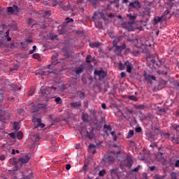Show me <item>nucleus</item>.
<instances>
[{
    "mask_svg": "<svg viewBox=\"0 0 179 179\" xmlns=\"http://www.w3.org/2000/svg\"><path fill=\"white\" fill-rule=\"evenodd\" d=\"M87 138H88V139H93V138H94V134L93 133V130H91L90 132L87 131Z\"/></svg>",
    "mask_w": 179,
    "mask_h": 179,
    "instance_id": "18",
    "label": "nucleus"
},
{
    "mask_svg": "<svg viewBox=\"0 0 179 179\" xmlns=\"http://www.w3.org/2000/svg\"><path fill=\"white\" fill-rule=\"evenodd\" d=\"M44 127H45V124H44L43 123H41V122H39L36 124L34 128H36V129H37V128H44Z\"/></svg>",
    "mask_w": 179,
    "mask_h": 179,
    "instance_id": "25",
    "label": "nucleus"
},
{
    "mask_svg": "<svg viewBox=\"0 0 179 179\" xmlns=\"http://www.w3.org/2000/svg\"><path fill=\"white\" fill-rule=\"evenodd\" d=\"M115 47V54H117V55H120V54L122 52V50H125V48H127V45L125 43H123L120 46L116 45Z\"/></svg>",
    "mask_w": 179,
    "mask_h": 179,
    "instance_id": "7",
    "label": "nucleus"
},
{
    "mask_svg": "<svg viewBox=\"0 0 179 179\" xmlns=\"http://www.w3.org/2000/svg\"><path fill=\"white\" fill-rule=\"evenodd\" d=\"M85 71V64H81L75 69V73L76 75H80Z\"/></svg>",
    "mask_w": 179,
    "mask_h": 179,
    "instance_id": "10",
    "label": "nucleus"
},
{
    "mask_svg": "<svg viewBox=\"0 0 179 179\" xmlns=\"http://www.w3.org/2000/svg\"><path fill=\"white\" fill-rule=\"evenodd\" d=\"M114 157L109 156L108 158H103L101 159V163L103 164L104 166H106V162H109V165L111 164V163H114L115 162Z\"/></svg>",
    "mask_w": 179,
    "mask_h": 179,
    "instance_id": "8",
    "label": "nucleus"
},
{
    "mask_svg": "<svg viewBox=\"0 0 179 179\" xmlns=\"http://www.w3.org/2000/svg\"><path fill=\"white\" fill-rule=\"evenodd\" d=\"M6 37L7 38V41H10V40H12L10 37H9V30L6 31Z\"/></svg>",
    "mask_w": 179,
    "mask_h": 179,
    "instance_id": "54",
    "label": "nucleus"
},
{
    "mask_svg": "<svg viewBox=\"0 0 179 179\" xmlns=\"http://www.w3.org/2000/svg\"><path fill=\"white\" fill-rule=\"evenodd\" d=\"M32 141H34V142H38V141L40 140V135L38 134H34L31 137Z\"/></svg>",
    "mask_w": 179,
    "mask_h": 179,
    "instance_id": "21",
    "label": "nucleus"
},
{
    "mask_svg": "<svg viewBox=\"0 0 179 179\" xmlns=\"http://www.w3.org/2000/svg\"><path fill=\"white\" fill-rule=\"evenodd\" d=\"M153 118H155V117L152 113H148L147 115V120H149L150 121H153Z\"/></svg>",
    "mask_w": 179,
    "mask_h": 179,
    "instance_id": "40",
    "label": "nucleus"
},
{
    "mask_svg": "<svg viewBox=\"0 0 179 179\" xmlns=\"http://www.w3.org/2000/svg\"><path fill=\"white\" fill-rule=\"evenodd\" d=\"M29 160H30V157L29 155H26L25 157H20L18 159L13 158L10 159V163H12V164H19V162L21 163V166H23V164H26V163H29Z\"/></svg>",
    "mask_w": 179,
    "mask_h": 179,
    "instance_id": "1",
    "label": "nucleus"
},
{
    "mask_svg": "<svg viewBox=\"0 0 179 179\" xmlns=\"http://www.w3.org/2000/svg\"><path fill=\"white\" fill-rule=\"evenodd\" d=\"M50 75V73H52V71H41L40 73H36L35 75H41V76H44V75Z\"/></svg>",
    "mask_w": 179,
    "mask_h": 179,
    "instance_id": "22",
    "label": "nucleus"
},
{
    "mask_svg": "<svg viewBox=\"0 0 179 179\" xmlns=\"http://www.w3.org/2000/svg\"><path fill=\"white\" fill-rule=\"evenodd\" d=\"M134 108L137 110H145L146 108V106L145 105H138V106H134Z\"/></svg>",
    "mask_w": 179,
    "mask_h": 179,
    "instance_id": "29",
    "label": "nucleus"
},
{
    "mask_svg": "<svg viewBox=\"0 0 179 179\" xmlns=\"http://www.w3.org/2000/svg\"><path fill=\"white\" fill-rule=\"evenodd\" d=\"M45 15L46 16H50L51 15V11L50 10H46L45 11Z\"/></svg>",
    "mask_w": 179,
    "mask_h": 179,
    "instance_id": "61",
    "label": "nucleus"
},
{
    "mask_svg": "<svg viewBox=\"0 0 179 179\" xmlns=\"http://www.w3.org/2000/svg\"><path fill=\"white\" fill-rule=\"evenodd\" d=\"M38 25L40 26L41 29H47V26L45 25V21L39 22Z\"/></svg>",
    "mask_w": 179,
    "mask_h": 179,
    "instance_id": "31",
    "label": "nucleus"
},
{
    "mask_svg": "<svg viewBox=\"0 0 179 179\" xmlns=\"http://www.w3.org/2000/svg\"><path fill=\"white\" fill-rule=\"evenodd\" d=\"M154 20L155 24H157V23L162 22V20H167V18H164V15H162V17H157Z\"/></svg>",
    "mask_w": 179,
    "mask_h": 179,
    "instance_id": "17",
    "label": "nucleus"
},
{
    "mask_svg": "<svg viewBox=\"0 0 179 179\" xmlns=\"http://www.w3.org/2000/svg\"><path fill=\"white\" fill-rule=\"evenodd\" d=\"M32 122H34V124H38V122H41V119L36 118L35 115H33Z\"/></svg>",
    "mask_w": 179,
    "mask_h": 179,
    "instance_id": "24",
    "label": "nucleus"
},
{
    "mask_svg": "<svg viewBox=\"0 0 179 179\" xmlns=\"http://www.w3.org/2000/svg\"><path fill=\"white\" fill-rule=\"evenodd\" d=\"M89 162L87 163H85L83 167V171H84L85 173H86L87 171V170H89Z\"/></svg>",
    "mask_w": 179,
    "mask_h": 179,
    "instance_id": "32",
    "label": "nucleus"
},
{
    "mask_svg": "<svg viewBox=\"0 0 179 179\" xmlns=\"http://www.w3.org/2000/svg\"><path fill=\"white\" fill-rule=\"evenodd\" d=\"M4 33H5V29L3 28V26L0 25V37H2Z\"/></svg>",
    "mask_w": 179,
    "mask_h": 179,
    "instance_id": "36",
    "label": "nucleus"
},
{
    "mask_svg": "<svg viewBox=\"0 0 179 179\" xmlns=\"http://www.w3.org/2000/svg\"><path fill=\"white\" fill-rule=\"evenodd\" d=\"M127 99H129V100H131V101H138V97L134 95L127 96Z\"/></svg>",
    "mask_w": 179,
    "mask_h": 179,
    "instance_id": "23",
    "label": "nucleus"
},
{
    "mask_svg": "<svg viewBox=\"0 0 179 179\" xmlns=\"http://www.w3.org/2000/svg\"><path fill=\"white\" fill-rule=\"evenodd\" d=\"M118 66L120 71H124V69H125V64H122V62H120Z\"/></svg>",
    "mask_w": 179,
    "mask_h": 179,
    "instance_id": "44",
    "label": "nucleus"
},
{
    "mask_svg": "<svg viewBox=\"0 0 179 179\" xmlns=\"http://www.w3.org/2000/svg\"><path fill=\"white\" fill-rule=\"evenodd\" d=\"M124 110L126 111V113H129V114H131V115L134 114V110H132V109H129L128 108H125Z\"/></svg>",
    "mask_w": 179,
    "mask_h": 179,
    "instance_id": "45",
    "label": "nucleus"
},
{
    "mask_svg": "<svg viewBox=\"0 0 179 179\" xmlns=\"http://www.w3.org/2000/svg\"><path fill=\"white\" fill-rule=\"evenodd\" d=\"M33 22H34L33 19L31 18L28 19V24H36V23H34Z\"/></svg>",
    "mask_w": 179,
    "mask_h": 179,
    "instance_id": "60",
    "label": "nucleus"
},
{
    "mask_svg": "<svg viewBox=\"0 0 179 179\" xmlns=\"http://www.w3.org/2000/svg\"><path fill=\"white\" fill-rule=\"evenodd\" d=\"M106 170L105 169H103L101 171H99V177H104V176H106Z\"/></svg>",
    "mask_w": 179,
    "mask_h": 179,
    "instance_id": "43",
    "label": "nucleus"
},
{
    "mask_svg": "<svg viewBox=\"0 0 179 179\" xmlns=\"http://www.w3.org/2000/svg\"><path fill=\"white\" fill-rule=\"evenodd\" d=\"M19 69V64H13V68L10 69V72H13V71H17Z\"/></svg>",
    "mask_w": 179,
    "mask_h": 179,
    "instance_id": "33",
    "label": "nucleus"
},
{
    "mask_svg": "<svg viewBox=\"0 0 179 179\" xmlns=\"http://www.w3.org/2000/svg\"><path fill=\"white\" fill-rule=\"evenodd\" d=\"M58 64V60L57 58L54 56L52 57V63L48 66V69L52 68L55 66V65H57Z\"/></svg>",
    "mask_w": 179,
    "mask_h": 179,
    "instance_id": "15",
    "label": "nucleus"
},
{
    "mask_svg": "<svg viewBox=\"0 0 179 179\" xmlns=\"http://www.w3.org/2000/svg\"><path fill=\"white\" fill-rule=\"evenodd\" d=\"M22 178L23 179H31L33 178V176H31V173H29V175H22Z\"/></svg>",
    "mask_w": 179,
    "mask_h": 179,
    "instance_id": "37",
    "label": "nucleus"
},
{
    "mask_svg": "<svg viewBox=\"0 0 179 179\" xmlns=\"http://www.w3.org/2000/svg\"><path fill=\"white\" fill-rule=\"evenodd\" d=\"M136 132H138V133H139V132H142V128H141V127H137V128H136Z\"/></svg>",
    "mask_w": 179,
    "mask_h": 179,
    "instance_id": "62",
    "label": "nucleus"
},
{
    "mask_svg": "<svg viewBox=\"0 0 179 179\" xmlns=\"http://www.w3.org/2000/svg\"><path fill=\"white\" fill-rule=\"evenodd\" d=\"M101 45V43L100 42L90 43V47H91V48H99V47H100Z\"/></svg>",
    "mask_w": 179,
    "mask_h": 179,
    "instance_id": "16",
    "label": "nucleus"
},
{
    "mask_svg": "<svg viewBox=\"0 0 179 179\" xmlns=\"http://www.w3.org/2000/svg\"><path fill=\"white\" fill-rule=\"evenodd\" d=\"M121 38H122V36H118L115 38L113 40V45L117 46V44L119 43L120 41H121Z\"/></svg>",
    "mask_w": 179,
    "mask_h": 179,
    "instance_id": "20",
    "label": "nucleus"
},
{
    "mask_svg": "<svg viewBox=\"0 0 179 179\" xmlns=\"http://www.w3.org/2000/svg\"><path fill=\"white\" fill-rule=\"evenodd\" d=\"M156 134H153V133H148L147 134V137L149 138V139H155V136Z\"/></svg>",
    "mask_w": 179,
    "mask_h": 179,
    "instance_id": "41",
    "label": "nucleus"
},
{
    "mask_svg": "<svg viewBox=\"0 0 179 179\" xmlns=\"http://www.w3.org/2000/svg\"><path fill=\"white\" fill-rule=\"evenodd\" d=\"M10 138H12L13 139H15V138H16V135L15 134V133H10Z\"/></svg>",
    "mask_w": 179,
    "mask_h": 179,
    "instance_id": "63",
    "label": "nucleus"
},
{
    "mask_svg": "<svg viewBox=\"0 0 179 179\" xmlns=\"http://www.w3.org/2000/svg\"><path fill=\"white\" fill-rule=\"evenodd\" d=\"M85 61H86L87 64H90V62H92V55H88L86 57Z\"/></svg>",
    "mask_w": 179,
    "mask_h": 179,
    "instance_id": "42",
    "label": "nucleus"
},
{
    "mask_svg": "<svg viewBox=\"0 0 179 179\" xmlns=\"http://www.w3.org/2000/svg\"><path fill=\"white\" fill-rule=\"evenodd\" d=\"M169 13H170V10H166V11H164V15H162L164 16V19H166V15H169Z\"/></svg>",
    "mask_w": 179,
    "mask_h": 179,
    "instance_id": "57",
    "label": "nucleus"
},
{
    "mask_svg": "<svg viewBox=\"0 0 179 179\" xmlns=\"http://www.w3.org/2000/svg\"><path fill=\"white\" fill-rule=\"evenodd\" d=\"M13 129L15 131H19V129H20V127H19V122L13 123Z\"/></svg>",
    "mask_w": 179,
    "mask_h": 179,
    "instance_id": "30",
    "label": "nucleus"
},
{
    "mask_svg": "<svg viewBox=\"0 0 179 179\" xmlns=\"http://www.w3.org/2000/svg\"><path fill=\"white\" fill-rule=\"evenodd\" d=\"M41 94L46 99H51L50 94H51V87H45L41 89Z\"/></svg>",
    "mask_w": 179,
    "mask_h": 179,
    "instance_id": "2",
    "label": "nucleus"
},
{
    "mask_svg": "<svg viewBox=\"0 0 179 179\" xmlns=\"http://www.w3.org/2000/svg\"><path fill=\"white\" fill-rule=\"evenodd\" d=\"M171 179H177V173H176V172H172L171 173Z\"/></svg>",
    "mask_w": 179,
    "mask_h": 179,
    "instance_id": "50",
    "label": "nucleus"
},
{
    "mask_svg": "<svg viewBox=\"0 0 179 179\" xmlns=\"http://www.w3.org/2000/svg\"><path fill=\"white\" fill-rule=\"evenodd\" d=\"M95 26L96 27H97L98 29H103V23L100 22H97L95 23Z\"/></svg>",
    "mask_w": 179,
    "mask_h": 179,
    "instance_id": "39",
    "label": "nucleus"
},
{
    "mask_svg": "<svg viewBox=\"0 0 179 179\" xmlns=\"http://www.w3.org/2000/svg\"><path fill=\"white\" fill-rule=\"evenodd\" d=\"M55 103H57V104H62V99H61V97H57L55 99Z\"/></svg>",
    "mask_w": 179,
    "mask_h": 179,
    "instance_id": "38",
    "label": "nucleus"
},
{
    "mask_svg": "<svg viewBox=\"0 0 179 179\" xmlns=\"http://www.w3.org/2000/svg\"><path fill=\"white\" fill-rule=\"evenodd\" d=\"M126 162L127 164L125 166H132V158L131 157H127Z\"/></svg>",
    "mask_w": 179,
    "mask_h": 179,
    "instance_id": "28",
    "label": "nucleus"
},
{
    "mask_svg": "<svg viewBox=\"0 0 179 179\" xmlns=\"http://www.w3.org/2000/svg\"><path fill=\"white\" fill-rule=\"evenodd\" d=\"M155 135H159L160 134V129L157 127L155 128Z\"/></svg>",
    "mask_w": 179,
    "mask_h": 179,
    "instance_id": "59",
    "label": "nucleus"
},
{
    "mask_svg": "<svg viewBox=\"0 0 179 179\" xmlns=\"http://www.w3.org/2000/svg\"><path fill=\"white\" fill-rule=\"evenodd\" d=\"M82 120L84 122H89V115L87 114L82 113Z\"/></svg>",
    "mask_w": 179,
    "mask_h": 179,
    "instance_id": "19",
    "label": "nucleus"
},
{
    "mask_svg": "<svg viewBox=\"0 0 179 179\" xmlns=\"http://www.w3.org/2000/svg\"><path fill=\"white\" fill-rule=\"evenodd\" d=\"M108 131H109L110 132H111V131H113V129L111 128V126L104 124L103 131L104 132V134H106V135H108V133H107Z\"/></svg>",
    "mask_w": 179,
    "mask_h": 179,
    "instance_id": "14",
    "label": "nucleus"
},
{
    "mask_svg": "<svg viewBox=\"0 0 179 179\" xmlns=\"http://www.w3.org/2000/svg\"><path fill=\"white\" fill-rule=\"evenodd\" d=\"M141 2L138 0H135L129 3V9H136L138 10V9H141Z\"/></svg>",
    "mask_w": 179,
    "mask_h": 179,
    "instance_id": "5",
    "label": "nucleus"
},
{
    "mask_svg": "<svg viewBox=\"0 0 179 179\" xmlns=\"http://www.w3.org/2000/svg\"><path fill=\"white\" fill-rule=\"evenodd\" d=\"M122 27L128 30V31H134V23L131 22H126L122 24Z\"/></svg>",
    "mask_w": 179,
    "mask_h": 179,
    "instance_id": "6",
    "label": "nucleus"
},
{
    "mask_svg": "<svg viewBox=\"0 0 179 179\" xmlns=\"http://www.w3.org/2000/svg\"><path fill=\"white\" fill-rule=\"evenodd\" d=\"M89 2H90V3H92V5H93V6H94V8H96V6H97V2H99V0H88Z\"/></svg>",
    "mask_w": 179,
    "mask_h": 179,
    "instance_id": "35",
    "label": "nucleus"
},
{
    "mask_svg": "<svg viewBox=\"0 0 179 179\" xmlns=\"http://www.w3.org/2000/svg\"><path fill=\"white\" fill-rule=\"evenodd\" d=\"M13 10L14 11V13H17V12H19V7L17 6L13 5Z\"/></svg>",
    "mask_w": 179,
    "mask_h": 179,
    "instance_id": "47",
    "label": "nucleus"
},
{
    "mask_svg": "<svg viewBox=\"0 0 179 179\" xmlns=\"http://www.w3.org/2000/svg\"><path fill=\"white\" fill-rule=\"evenodd\" d=\"M33 94H34V89H31V90L29 91L28 95H29V96H33Z\"/></svg>",
    "mask_w": 179,
    "mask_h": 179,
    "instance_id": "58",
    "label": "nucleus"
},
{
    "mask_svg": "<svg viewBox=\"0 0 179 179\" xmlns=\"http://www.w3.org/2000/svg\"><path fill=\"white\" fill-rule=\"evenodd\" d=\"M36 50H37V46L34 45L32 50H29V54H34V52H36Z\"/></svg>",
    "mask_w": 179,
    "mask_h": 179,
    "instance_id": "48",
    "label": "nucleus"
},
{
    "mask_svg": "<svg viewBox=\"0 0 179 179\" xmlns=\"http://www.w3.org/2000/svg\"><path fill=\"white\" fill-rule=\"evenodd\" d=\"M127 17H129V20L131 23H135V21L136 20V17H138V15L127 14Z\"/></svg>",
    "mask_w": 179,
    "mask_h": 179,
    "instance_id": "11",
    "label": "nucleus"
},
{
    "mask_svg": "<svg viewBox=\"0 0 179 179\" xmlns=\"http://www.w3.org/2000/svg\"><path fill=\"white\" fill-rule=\"evenodd\" d=\"M144 77L147 82H152V80H156V77H155V76L145 74Z\"/></svg>",
    "mask_w": 179,
    "mask_h": 179,
    "instance_id": "13",
    "label": "nucleus"
},
{
    "mask_svg": "<svg viewBox=\"0 0 179 179\" xmlns=\"http://www.w3.org/2000/svg\"><path fill=\"white\" fill-rule=\"evenodd\" d=\"M133 136H134V130H130L127 135V138L129 139V138H132Z\"/></svg>",
    "mask_w": 179,
    "mask_h": 179,
    "instance_id": "46",
    "label": "nucleus"
},
{
    "mask_svg": "<svg viewBox=\"0 0 179 179\" xmlns=\"http://www.w3.org/2000/svg\"><path fill=\"white\" fill-rule=\"evenodd\" d=\"M49 118L52 121V122H58V118L52 115H49Z\"/></svg>",
    "mask_w": 179,
    "mask_h": 179,
    "instance_id": "26",
    "label": "nucleus"
},
{
    "mask_svg": "<svg viewBox=\"0 0 179 179\" xmlns=\"http://www.w3.org/2000/svg\"><path fill=\"white\" fill-rule=\"evenodd\" d=\"M47 108V104H39L38 106H34L31 109L33 115H37L40 109L45 110Z\"/></svg>",
    "mask_w": 179,
    "mask_h": 179,
    "instance_id": "3",
    "label": "nucleus"
},
{
    "mask_svg": "<svg viewBox=\"0 0 179 179\" xmlns=\"http://www.w3.org/2000/svg\"><path fill=\"white\" fill-rule=\"evenodd\" d=\"M124 66L127 67V72H128V73H131L132 72L134 65H132V64L129 61H126L124 62Z\"/></svg>",
    "mask_w": 179,
    "mask_h": 179,
    "instance_id": "9",
    "label": "nucleus"
},
{
    "mask_svg": "<svg viewBox=\"0 0 179 179\" xmlns=\"http://www.w3.org/2000/svg\"><path fill=\"white\" fill-rule=\"evenodd\" d=\"M110 174L111 176H117L118 174V169L114 168L111 169Z\"/></svg>",
    "mask_w": 179,
    "mask_h": 179,
    "instance_id": "27",
    "label": "nucleus"
},
{
    "mask_svg": "<svg viewBox=\"0 0 179 179\" xmlns=\"http://www.w3.org/2000/svg\"><path fill=\"white\" fill-rule=\"evenodd\" d=\"M94 75L99 77V80H101V79H104L106 76H107V72L104 71L103 69L95 70Z\"/></svg>",
    "mask_w": 179,
    "mask_h": 179,
    "instance_id": "4",
    "label": "nucleus"
},
{
    "mask_svg": "<svg viewBox=\"0 0 179 179\" xmlns=\"http://www.w3.org/2000/svg\"><path fill=\"white\" fill-rule=\"evenodd\" d=\"M33 58H34V59H40V55L38 53H35L33 55Z\"/></svg>",
    "mask_w": 179,
    "mask_h": 179,
    "instance_id": "55",
    "label": "nucleus"
},
{
    "mask_svg": "<svg viewBox=\"0 0 179 179\" xmlns=\"http://www.w3.org/2000/svg\"><path fill=\"white\" fill-rule=\"evenodd\" d=\"M7 10L9 13H15V11H13V7H8Z\"/></svg>",
    "mask_w": 179,
    "mask_h": 179,
    "instance_id": "53",
    "label": "nucleus"
},
{
    "mask_svg": "<svg viewBox=\"0 0 179 179\" xmlns=\"http://www.w3.org/2000/svg\"><path fill=\"white\" fill-rule=\"evenodd\" d=\"M17 139H19L20 141L21 139H23V132L22 131H18L17 134Z\"/></svg>",
    "mask_w": 179,
    "mask_h": 179,
    "instance_id": "34",
    "label": "nucleus"
},
{
    "mask_svg": "<svg viewBox=\"0 0 179 179\" xmlns=\"http://www.w3.org/2000/svg\"><path fill=\"white\" fill-rule=\"evenodd\" d=\"M175 167H179V160H177L175 164Z\"/></svg>",
    "mask_w": 179,
    "mask_h": 179,
    "instance_id": "64",
    "label": "nucleus"
},
{
    "mask_svg": "<svg viewBox=\"0 0 179 179\" xmlns=\"http://www.w3.org/2000/svg\"><path fill=\"white\" fill-rule=\"evenodd\" d=\"M80 99H85V93L83 92H78Z\"/></svg>",
    "mask_w": 179,
    "mask_h": 179,
    "instance_id": "52",
    "label": "nucleus"
},
{
    "mask_svg": "<svg viewBox=\"0 0 179 179\" xmlns=\"http://www.w3.org/2000/svg\"><path fill=\"white\" fill-rule=\"evenodd\" d=\"M140 114L141 115V121H145L147 120V115H145L142 112H140Z\"/></svg>",
    "mask_w": 179,
    "mask_h": 179,
    "instance_id": "49",
    "label": "nucleus"
},
{
    "mask_svg": "<svg viewBox=\"0 0 179 179\" xmlns=\"http://www.w3.org/2000/svg\"><path fill=\"white\" fill-rule=\"evenodd\" d=\"M70 107H73V108H78V107H82V103L80 101L71 102L70 103Z\"/></svg>",
    "mask_w": 179,
    "mask_h": 179,
    "instance_id": "12",
    "label": "nucleus"
},
{
    "mask_svg": "<svg viewBox=\"0 0 179 179\" xmlns=\"http://www.w3.org/2000/svg\"><path fill=\"white\" fill-rule=\"evenodd\" d=\"M141 167H142L141 165H138L137 167H136L134 169H133V171H134V173H138V171H139V169H141Z\"/></svg>",
    "mask_w": 179,
    "mask_h": 179,
    "instance_id": "56",
    "label": "nucleus"
},
{
    "mask_svg": "<svg viewBox=\"0 0 179 179\" xmlns=\"http://www.w3.org/2000/svg\"><path fill=\"white\" fill-rule=\"evenodd\" d=\"M66 23H73V19L69 18V17L66 18Z\"/></svg>",
    "mask_w": 179,
    "mask_h": 179,
    "instance_id": "51",
    "label": "nucleus"
}]
</instances>
